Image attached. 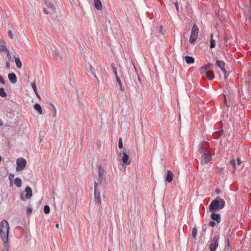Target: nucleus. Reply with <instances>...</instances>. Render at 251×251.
Segmentation results:
<instances>
[{"instance_id": "obj_1", "label": "nucleus", "mask_w": 251, "mask_h": 251, "mask_svg": "<svg viewBox=\"0 0 251 251\" xmlns=\"http://www.w3.org/2000/svg\"><path fill=\"white\" fill-rule=\"evenodd\" d=\"M207 146V143L202 142L201 144L200 151L201 154V158L200 159L201 164L204 165L208 163L212 159V156L209 151L204 149Z\"/></svg>"}, {"instance_id": "obj_2", "label": "nucleus", "mask_w": 251, "mask_h": 251, "mask_svg": "<svg viewBox=\"0 0 251 251\" xmlns=\"http://www.w3.org/2000/svg\"><path fill=\"white\" fill-rule=\"evenodd\" d=\"M8 222L3 220L0 223V235L4 244H7L8 241V235L9 230Z\"/></svg>"}, {"instance_id": "obj_3", "label": "nucleus", "mask_w": 251, "mask_h": 251, "mask_svg": "<svg viewBox=\"0 0 251 251\" xmlns=\"http://www.w3.org/2000/svg\"><path fill=\"white\" fill-rule=\"evenodd\" d=\"M225 205V201L222 199L218 198L212 201L209 205L210 210H215L222 209Z\"/></svg>"}, {"instance_id": "obj_4", "label": "nucleus", "mask_w": 251, "mask_h": 251, "mask_svg": "<svg viewBox=\"0 0 251 251\" xmlns=\"http://www.w3.org/2000/svg\"><path fill=\"white\" fill-rule=\"evenodd\" d=\"M127 153L128 152H127L125 149L121 151L119 153V155L122 158V166L125 170L126 169V166L129 165L131 163L129 154Z\"/></svg>"}, {"instance_id": "obj_5", "label": "nucleus", "mask_w": 251, "mask_h": 251, "mask_svg": "<svg viewBox=\"0 0 251 251\" xmlns=\"http://www.w3.org/2000/svg\"><path fill=\"white\" fill-rule=\"evenodd\" d=\"M16 164V171L20 172L23 170L25 167L26 165V161L25 158L20 157L17 159Z\"/></svg>"}, {"instance_id": "obj_6", "label": "nucleus", "mask_w": 251, "mask_h": 251, "mask_svg": "<svg viewBox=\"0 0 251 251\" xmlns=\"http://www.w3.org/2000/svg\"><path fill=\"white\" fill-rule=\"evenodd\" d=\"M198 27L196 24H194L192 28L191 34L189 39V41L191 43H194L196 41L198 38Z\"/></svg>"}, {"instance_id": "obj_7", "label": "nucleus", "mask_w": 251, "mask_h": 251, "mask_svg": "<svg viewBox=\"0 0 251 251\" xmlns=\"http://www.w3.org/2000/svg\"><path fill=\"white\" fill-rule=\"evenodd\" d=\"M219 239V236H214L211 240L209 245V249L210 251H215L216 250L218 246Z\"/></svg>"}, {"instance_id": "obj_8", "label": "nucleus", "mask_w": 251, "mask_h": 251, "mask_svg": "<svg viewBox=\"0 0 251 251\" xmlns=\"http://www.w3.org/2000/svg\"><path fill=\"white\" fill-rule=\"evenodd\" d=\"M105 171L104 169L100 165L98 166V184H101L102 181L105 179Z\"/></svg>"}, {"instance_id": "obj_9", "label": "nucleus", "mask_w": 251, "mask_h": 251, "mask_svg": "<svg viewBox=\"0 0 251 251\" xmlns=\"http://www.w3.org/2000/svg\"><path fill=\"white\" fill-rule=\"evenodd\" d=\"M98 183L95 182L94 195L95 200L96 201L100 203L101 200L100 198V191L98 188Z\"/></svg>"}, {"instance_id": "obj_10", "label": "nucleus", "mask_w": 251, "mask_h": 251, "mask_svg": "<svg viewBox=\"0 0 251 251\" xmlns=\"http://www.w3.org/2000/svg\"><path fill=\"white\" fill-rule=\"evenodd\" d=\"M25 192L26 193L25 198L24 197L23 194H22L21 195V198L22 200H25V199H29L31 198L32 196V192L31 188L29 187H27L25 189Z\"/></svg>"}, {"instance_id": "obj_11", "label": "nucleus", "mask_w": 251, "mask_h": 251, "mask_svg": "<svg viewBox=\"0 0 251 251\" xmlns=\"http://www.w3.org/2000/svg\"><path fill=\"white\" fill-rule=\"evenodd\" d=\"M211 66H212V64L208 63L207 64L202 66L201 68V74L203 76L204 74L210 71V70H209V69L211 67Z\"/></svg>"}, {"instance_id": "obj_12", "label": "nucleus", "mask_w": 251, "mask_h": 251, "mask_svg": "<svg viewBox=\"0 0 251 251\" xmlns=\"http://www.w3.org/2000/svg\"><path fill=\"white\" fill-rule=\"evenodd\" d=\"M216 64L217 66H218L221 69L222 72L224 73V75H226V71L225 68V63H224V62L221 60H218L216 62Z\"/></svg>"}, {"instance_id": "obj_13", "label": "nucleus", "mask_w": 251, "mask_h": 251, "mask_svg": "<svg viewBox=\"0 0 251 251\" xmlns=\"http://www.w3.org/2000/svg\"><path fill=\"white\" fill-rule=\"evenodd\" d=\"M174 177L173 173L170 170L167 171L166 180L168 183L172 182Z\"/></svg>"}, {"instance_id": "obj_14", "label": "nucleus", "mask_w": 251, "mask_h": 251, "mask_svg": "<svg viewBox=\"0 0 251 251\" xmlns=\"http://www.w3.org/2000/svg\"><path fill=\"white\" fill-rule=\"evenodd\" d=\"M8 77L9 81L12 83L14 84L17 82V77L15 74H14V73L9 74L8 75Z\"/></svg>"}, {"instance_id": "obj_15", "label": "nucleus", "mask_w": 251, "mask_h": 251, "mask_svg": "<svg viewBox=\"0 0 251 251\" xmlns=\"http://www.w3.org/2000/svg\"><path fill=\"white\" fill-rule=\"evenodd\" d=\"M213 220L216 221L218 223L221 221L220 215L219 214L212 213L210 216Z\"/></svg>"}, {"instance_id": "obj_16", "label": "nucleus", "mask_w": 251, "mask_h": 251, "mask_svg": "<svg viewBox=\"0 0 251 251\" xmlns=\"http://www.w3.org/2000/svg\"><path fill=\"white\" fill-rule=\"evenodd\" d=\"M94 3L95 8L98 10L102 9V4L100 0H94Z\"/></svg>"}, {"instance_id": "obj_17", "label": "nucleus", "mask_w": 251, "mask_h": 251, "mask_svg": "<svg viewBox=\"0 0 251 251\" xmlns=\"http://www.w3.org/2000/svg\"><path fill=\"white\" fill-rule=\"evenodd\" d=\"M204 75L209 80L213 79L214 78V77H215L214 75V73H213V72L212 71H208V72H206V73L204 74Z\"/></svg>"}, {"instance_id": "obj_18", "label": "nucleus", "mask_w": 251, "mask_h": 251, "mask_svg": "<svg viewBox=\"0 0 251 251\" xmlns=\"http://www.w3.org/2000/svg\"><path fill=\"white\" fill-rule=\"evenodd\" d=\"M34 108L37 110L39 114H42V110L41 105L39 103H35L34 106Z\"/></svg>"}, {"instance_id": "obj_19", "label": "nucleus", "mask_w": 251, "mask_h": 251, "mask_svg": "<svg viewBox=\"0 0 251 251\" xmlns=\"http://www.w3.org/2000/svg\"><path fill=\"white\" fill-rule=\"evenodd\" d=\"M185 59L187 64H192L194 62V58L192 56H186Z\"/></svg>"}, {"instance_id": "obj_20", "label": "nucleus", "mask_w": 251, "mask_h": 251, "mask_svg": "<svg viewBox=\"0 0 251 251\" xmlns=\"http://www.w3.org/2000/svg\"><path fill=\"white\" fill-rule=\"evenodd\" d=\"M7 50V48L5 45V43L2 40H0V51H4Z\"/></svg>"}, {"instance_id": "obj_21", "label": "nucleus", "mask_w": 251, "mask_h": 251, "mask_svg": "<svg viewBox=\"0 0 251 251\" xmlns=\"http://www.w3.org/2000/svg\"><path fill=\"white\" fill-rule=\"evenodd\" d=\"M14 184H15V185L18 187V188L19 187H21V186H22V180L20 178H16L15 179H14Z\"/></svg>"}, {"instance_id": "obj_22", "label": "nucleus", "mask_w": 251, "mask_h": 251, "mask_svg": "<svg viewBox=\"0 0 251 251\" xmlns=\"http://www.w3.org/2000/svg\"><path fill=\"white\" fill-rule=\"evenodd\" d=\"M15 62L16 64L17 67L19 69H20L22 67V63L20 60L19 57L15 58Z\"/></svg>"}, {"instance_id": "obj_23", "label": "nucleus", "mask_w": 251, "mask_h": 251, "mask_svg": "<svg viewBox=\"0 0 251 251\" xmlns=\"http://www.w3.org/2000/svg\"><path fill=\"white\" fill-rule=\"evenodd\" d=\"M49 9H47L46 8H44L43 9L44 12L46 14H48L50 13L51 11H53L52 5H50V6L49 7Z\"/></svg>"}, {"instance_id": "obj_24", "label": "nucleus", "mask_w": 251, "mask_h": 251, "mask_svg": "<svg viewBox=\"0 0 251 251\" xmlns=\"http://www.w3.org/2000/svg\"><path fill=\"white\" fill-rule=\"evenodd\" d=\"M215 47V41L213 39V35L212 34H211V39H210V47L211 48H213Z\"/></svg>"}, {"instance_id": "obj_25", "label": "nucleus", "mask_w": 251, "mask_h": 251, "mask_svg": "<svg viewBox=\"0 0 251 251\" xmlns=\"http://www.w3.org/2000/svg\"><path fill=\"white\" fill-rule=\"evenodd\" d=\"M89 68H90V71L91 72L92 74L94 76V77H95V78L96 79L97 81L99 82V80L98 77L97 76L96 74L94 72V68L93 67V66L91 65H90Z\"/></svg>"}, {"instance_id": "obj_26", "label": "nucleus", "mask_w": 251, "mask_h": 251, "mask_svg": "<svg viewBox=\"0 0 251 251\" xmlns=\"http://www.w3.org/2000/svg\"><path fill=\"white\" fill-rule=\"evenodd\" d=\"M0 96L2 97H6L7 95L3 88H0Z\"/></svg>"}, {"instance_id": "obj_27", "label": "nucleus", "mask_w": 251, "mask_h": 251, "mask_svg": "<svg viewBox=\"0 0 251 251\" xmlns=\"http://www.w3.org/2000/svg\"><path fill=\"white\" fill-rule=\"evenodd\" d=\"M44 212L45 214H48L50 212V206L48 205H46L44 208Z\"/></svg>"}, {"instance_id": "obj_28", "label": "nucleus", "mask_w": 251, "mask_h": 251, "mask_svg": "<svg viewBox=\"0 0 251 251\" xmlns=\"http://www.w3.org/2000/svg\"><path fill=\"white\" fill-rule=\"evenodd\" d=\"M118 147L120 149H122L123 148V144L122 138H119V143H118Z\"/></svg>"}, {"instance_id": "obj_29", "label": "nucleus", "mask_w": 251, "mask_h": 251, "mask_svg": "<svg viewBox=\"0 0 251 251\" xmlns=\"http://www.w3.org/2000/svg\"><path fill=\"white\" fill-rule=\"evenodd\" d=\"M51 106L52 108V113H53V116L55 117L56 115V109L55 108V107L53 104H51Z\"/></svg>"}, {"instance_id": "obj_30", "label": "nucleus", "mask_w": 251, "mask_h": 251, "mask_svg": "<svg viewBox=\"0 0 251 251\" xmlns=\"http://www.w3.org/2000/svg\"><path fill=\"white\" fill-rule=\"evenodd\" d=\"M54 54V57L55 59H56V60H59L60 59L61 57L59 55L58 52L55 51Z\"/></svg>"}, {"instance_id": "obj_31", "label": "nucleus", "mask_w": 251, "mask_h": 251, "mask_svg": "<svg viewBox=\"0 0 251 251\" xmlns=\"http://www.w3.org/2000/svg\"><path fill=\"white\" fill-rule=\"evenodd\" d=\"M197 233V229L195 228H194L193 229L192 232V236H193V238H195L196 237Z\"/></svg>"}, {"instance_id": "obj_32", "label": "nucleus", "mask_w": 251, "mask_h": 251, "mask_svg": "<svg viewBox=\"0 0 251 251\" xmlns=\"http://www.w3.org/2000/svg\"><path fill=\"white\" fill-rule=\"evenodd\" d=\"M111 67L113 70V72H114V75H115V76H117V69L114 66V64H112L111 65Z\"/></svg>"}, {"instance_id": "obj_33", "label": "nucleus", "mask_w": 251, "mask_h": 251, "mask_svg": "<svg viewBox=\"0 0 251 251\" xmlns=\"http://www.w3.org/2000/svg\"><path fill=\"white\" fill-rule=\"evenodd\" d=\"M31 86H32L34 91L35 92V93H37V87H36L35 83H34V82L32 83L31 84Z\"/></svg>"}, {"instance_id": "obj_34", "label": "nucleus", "mask_w": 251, "mask_h": 251, "mask_svg": "<svg viewBox=\"0 0 251 251\" xmlns=\"http://www.w3.org/2000/svg\"><path fill=\"white\" fill-rule=\"evenodd\" d=\"M14 177V175L13 174H10L9 175V180H10V182H11H11L12 181V180H13V179ZM10 185H11V186L12 185L11 183L10 184Z\"/></svg>"}, {"instance_id": "obj_35", "label": "nucleus", "mask_w": 251, "mask_h": 251, "mask_svg": "<svg viewBox=\"0 0 251 251\" xmlns=\"http://www.w3.org/2000/svg\"><path fill=\"white\" fill-rule=\"evenodd\" d=\"M8 35L10 39H13V34L12 31L11 30H9L8 31Z\"/></svg>"}, {"instance_id": "obj_36", "label": "nucleus", "mask_w": 251, "mask_h": 251, "mask_svg": "<svg viewBox=\"0 0 251 251\" xmlns=\"http://www.w3.org/2000/svg\"><path fill=\"white\" fill-rule=\"evenodd\" d=\"M117 82L118 83L119 86L121 87H122V82L119 78V77L117 76H116Z\"/></svg>"}, {"instance_id": "obj_37", "label": "nucleus", "mask_w": 251, "mask_h": 251, "mask_svg": "<svg viewBox=\"0 0 251 251\" xmlns=\"http://www.w3.org/2000/svg\"><path fill=\"white\" fill-rule=\"evenodd\" d=\"M230 164L231 165H232V166L234 167V168H235V161L234 159H232L230 162Z\"/></svg>"}, {"instance_id": "obj_38", "label": "nucleus", "mask_w": 251, "mask_h": 251, "mask_svg": "<svg viewBox=\"0 0 251 251\" xmlns=\"http://www.w3.org/2000/svg\"><path fill=\"white\" fill-rule=\"evenodd\" d=\"M209 225L210 226H211L212 227H214L215 226L216 224H215V222L211 221H210Z\"/></svg>"}, {"instance_id": "obj_39", "label": "nucleus", "mask_w": 251, "mask_h": 251, "mask_svg": "<svg viewBox=\"0 0 251 251\" xmlns=\"http://www.w3.org/2000/svg\"><path fill=\"white\" fill-rule=\"evenodd\" d=\"M5 51H6L7 52V57L8 59H10L11 58V54L9 52V51H8V50L7 49V50H5Z\"/></svg>"}, {"instance_id": "obj_40", "label": "nucleus", "mask_w": 251, "mask_h": 251, "mask_svg": "<svg viewBox=\"0 0 251 251\" xmlns=\"http://www.w3.org/2000/svg\"><path fill=\"white\" fill-rule=\"evenodd\" d=\"M0 82L3 85L5 84L4 80L2 76L1 77H0Z\"/></svg>"}, {"instance_id": "obj_41", "label": "nucleus", "mask_w": 251, "mask_h": 251, "mask_svg": "<svg viewBox=\"0 0 251 251\" xmlns=\"http://www.w3.org/2000/svg\"><path fill=\"white\" fill-rule=\"evenodd\" d=\"M237 164L238 165H240L241 163V161L240 160V158H238L237 159Z\"/></svg>"}, {"instance_id": "obj_42", "label": "nucleus", "mask_w": 251, "mask_h": 251, "mask_svg": "<svg viewBox=\"0 0 251 251\" xmlns=\"http://www.w3.org/2000/svg\"><path fill=\"white\" fill-rule=\"evenodd\" d=\"M215 192H216V193L217 194H219L220 193V190H219V189H217H217H216V190H215Z\"/></svg>"}, {"instance_id": "obj_43", "label": "nucleus", "mask_w": 251, "mask_h": 251, "mask_svg": "<svg viewBox=\"0 0 251 251\" xmlns=\"http://www.w3.org/2000/svg\"><path fill=\"white\" fill-rule=\"evenodd\" d=\"M224 99H225V103L227 105V104L226 103V96H224Z\"/></svg>"}, {"instance_id": "obj_44", "label": "nucleus", "mask_w": 251, "mask_h": 251, "mask_svg": "<svg viewBox=\"0 0 251 251\" xmlns=\"http://www.w3.org/2000/svg\"><path fill=\"white\" fill-rule=\"evenodd\" d=\"M27 210L28 212H31L32 211L30 208H28Z\"/></svg>"}, {"instance_id": "obj_45", "label": "nucleus", "mask_w": 251, "mask_h": 251, "mask_svg": "<svg viewBox=\"0 0 251 251\" xmlns=\"http://www.w3.org/2000/svg\"><path fill=\"white\" fill-rule=\"evenodd\" d=\"M55 227L57 228H58L59 227V225L58 224H57L55 225Z\"/></svg>"}, {"instance_id": "obj_46", "label": "nucleus", "mask_w": 251, "mask_h": 251, "mask_svg": "<svg viewBox=\"0 0 251 251\" xmlns=\"http://www.w3.org/2000/svg\"><path fill=\"white\" fill-rule=\"evenodd\" d=\"M175 5H176V9L178 10V5H177V3H176L175 4Z\"/></svg>"}, {"instance_id": "obj_47", "label": "nucleus", "mask_w": 251, "mask_h": 251, "mask_svg": "<svg viewBox=\"0 0 251 251\" xmlns=\"http://www.w3.org/2000/svg\"><path fill=\"white\" fill-rule=\"evenodd\" d=\"M36 95H37V97H38V98H40V96H39V95L38 94V92H37V93H36Z\"/></svg>"}, {"instance_id": "obj_48", "label": "nucleus", "mask_w": 251, "mask_h": 251, "mask_svg": "<svg viewBox=\"0 0 251 251\" xmlns=\"http://www.w3.org/2000/svg\"><path fill=\"white\" fill-rule=\"evenodd\" d=\"M227 246H229V240H227Z\"/></svg>"}, {"instance_id": "obj_49", "label": "nucleus", "mask_w": 251, "mask_h": 251, "mask_svg": "<svg viewBox=\"0 0 251 251\" xmlns=\"http://www.w3.org/2000/svg\"><path fill=\"white\" fill-rule=\"evenodd\" d=\"M1 160H2L1 159V156H0V162L1 161Z\"/></svg>"}, {"instance_id": "obj_50", "label": "nucleus", "mask_w": 251, "mask_h": 251, "mask_svg": "<svg viewBox=\"0 0 251 251\" xmlns=\"http://www.w3.org/2000/svg\"><path fill=\"white\" fill-rule=\"evenodd\" d=\"M1 77V76L0 75V77Z\"/></svg>"}]
</instances>
